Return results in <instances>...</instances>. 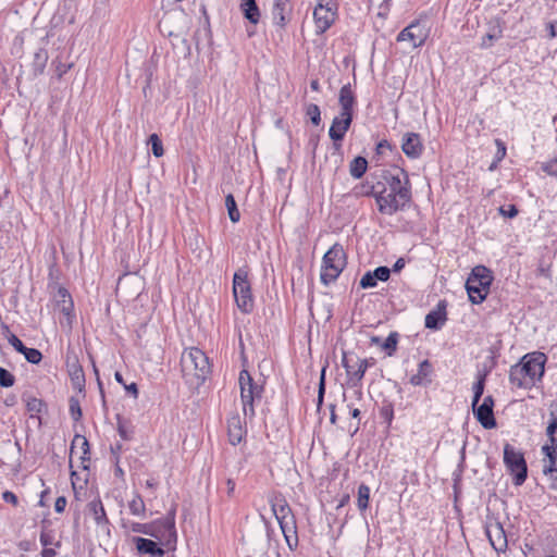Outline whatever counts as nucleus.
Returning a JSON list of instances; mask_svg holds the SVG:
<instances>
[{
	"mask_svg": "<svg viewBox=\"0 0 557 557\" xmlns=\"http://www.w3.org/2000/svg\"><path fill=\"white\" fill-rule=\"evenodd\" d=\"M380 177L382 187L376 197L377 211L393 215L405 210L412 200L411 183L404 169L383 170Z\"/></svg>",
	"mask_w": 557,
	"mask_h": 557,
	"instance_id": "f257e3e1",
	"label": "nucleus"
},
{
	"mask_svg": "<svg viewBox=\"0 0 557 557\" xmlns=\"http://www.w3.org/2000/svg\"><path fill=\"white\" fill-rule=\"evenodd\" d=\"M546 356L543 352L528 354L512 366L509 371V382L518 387L531 389L541 381L545 371Z\"/></svg>",
	"mask_w": 557,
	"mask_h": 557,
	"instance_id": "f03ea898",
	"label": "nucleus"
},
{
	"mask_svg": "<svg viewBox=\"0 0 557 557\" xmlns=\"http://www.w3.org/2000/svg\"><path fill=\"white\" fill-rule=\"evenodd\" d=\"M269 503L273 515L275 516L286 544L290 550L298 546L297 523L293 510L285 496L280 492H273L269 495Z\"/></svg>",
	"mask_w": 557,
	"mask_h": 557,
	"instance_id": "7ed1b4c3",
	"label": "nucleus"
},
{
	"mask_svg": "<svg viewBox=\"0 0 557 557\" xmlns=\"http://www.w3.org/2000/svg\"><path fill=\"white\" fill-rule=\"evenodd\" d=\"M181 368L186 382L196 386L202 384L211 373L208 357L197 347H190L183 351Z\"/></svg>",
	"mask_w": 557,
	"mask_h": 557,
	"instance_id": "20e7f679",
	"label": "nucleus"
},
{
	"mask_svg": "<svg viewBox=\"0 0 557 557\" xmlns=\"http://www.w3.org/2000/svg\"><path fill=\"white\" fill-rule=\"evenodd\" d=\"M238 384L243 412L245 417L252 419L256 414L255 403L262 399L264 386L263 384L256 382L246 369H243L239 372Z\"/></svg>",
	"mask_w": 557,
	"mask_h": 557,
	"instance_id": "39448f33",
	"label": "nucleus"
},
{
	"mask_svg": "<svg viewBox=\"0 0 557 557\" xmlns=\"http://www.w3.org/2000/svg\"><path fill=\"white\" fill-rule=\"evenodd\" d=\"M492 282L493 275L490 269L484 265L474 267L466 282L469 300L474 305L482 304L490 293Z\"/></svg>",
	"mask_w": 557,
	"mask_h": 557,
	"instance_id": "423d86ee",
	"label": "nucleus"
},
{
	"mask_svg": "<svg viewBox=\"0 0 557 557\" xmlns=\"http://www.w3.org/2000/svg\"><path fill=\"white\" fill-rule=\"evenodd\" d=\"M176 505H173L165 517L150 522L149 536L154 537L161 546L175 549L177 533L175 528Z\"/></svg>",
	"mask_w": 557,
	"mask_h": 557,
	"instance_id": "0eeeda50",
	"label": "nucleus"
},
{
	"mask_svg": "<svg viewBox=\"0 0 557 557\" xmlns=\"http://www.w3.org/2000/svg\"><path fill=\"white\" fill-rule=\"evenodd\" d=\"M347 263L346 252L341 244H334L323 256L321 282L325 285L334 282Z\"/></svg>",
	"mask_w": 557,
	"mask_h": 557,
	"instance_id": "6e6552de",
	"label": "nucleus"
},
{
	"mask_svg": "<svg viewBox=\"0 0 557 557\" xmlns=\"http://www.w3.org/2000/svg\"><path fill=\"white\" fill-rule=\"evenodd\" d=\"M233 296L237 308L243 313H250L253 310L255 301L251 292V284L248 278L247 268H239L233 276Z\"/></svg>",
	"mask_w": 557,
	"mask_h": 557,
	"instance_id": "1a4fd4ad",
	"label": "nucleus"
},
{
	"mask_svg": "<svg viewBox=\"0 0 557 557\" xmlns=\"http://www.w3.org/2000/svg\"><path fill=\"white\" fill-rule=\"evenodd\" d=\"M504 465L510 475H512V483L516 486H521L528 478V465L524 454L506 443L504 445Z\"/></svg>",
	"mask_w": 557,
	"mask_h": 557,
	"instance_id": "9d476101",
	"label": "nucleus"
},
{
	"mask_svg": "<svg viewBox=\"0 0 557 557\" xmlns=\"http://www.w3.org/2000/svg\"><path fill=\"white\" fill-rule=\"evenodd\" d=\"M374 364L373 359H361L354 352L343 351L342 366L346 370L348 383L356 387L359 386L367 369Z\"/></svg>",
	"mask_w": 557,
	"mask_h": 557,
	"instance_id": "9b49d317",
	"label": "nucleus"
},
{
	"mask_svg": "<svg viewBox=\"0 0 557 557\" xmlns=\"http://www.w3.org/2000/svg\"><path fill=\"white\" fill-rule=\"evenodd\" d=\"M429 33L425 22L416 20L400 30L396 39L397 41H410L413 48H419L425 44Z\"/></svg>",
	"mask_w": 557,
	"mask_h": 557,
	"instance_id": "f8f14e48",
	"label": "nucleus"
},
{
	"mask_svg": "<svg viewBox=\"0 0 557 557\" xmlns=\"http://www.w3.org/2000/svg\"><path fill=\"white\" fill-rule=\"evenodd\" d=\"M337 17V4L334 2L319 3L313 10L317 34L325 33Z\"/></svg>",
	"mask_w": 557,
	"mask_h": 557,
	"instance_id": "ddd939ff",
	"label": "nucleus"
},
{
	"mask_svg": "<svg viewBox=\"0 0 557 557\" xmlns=\"http://www.w3.org/2000/svg\"><path fill=\"white\" fill-rule=\"evenodd\" d=\"M485 534L491 546L497 553H505L508 547L507 535L503 524L496 519H488L485 523Z\"/></svg>",
	"mask_w": 557,
	"mask_h": 557,
	"instance_id": "4468645a",
	"label": "nucleus"
},
{
	"mask_svg": "<svg viewBox=\"0 0 557 557\" xmlns=\"http://www.w3.org/2000/svg\"><path fill=\"white\" fill-rule=\"evenodd\" d=\"M473 413L480 424L487 430L496 428V419L494 417V399L491 395L484 397L481 405H472Z\"/></svg>",
	"mask_w": 557,
	"mask_h": 557,
	"instance_id": "2eb2a0df",
	"label": "nucleus"
},
{
	"mask_svg": "<svg viewBox=\"0 0 557 557\" xmlns=\"http://www.w3.org/2000/svg\"><path fill=\"white\" fill-rule=\"evenodd\" d=\"M541 451L543 454V474L549 481V488L557 491V451L549 450L548 446H542Z\"/></svg>",
	"mask_w": 557,
	"mask_h": 557,
	"instance_id": "dca6fc26",
	"label": "nucleus"
},
{
	"mask_svg": "<svg viewBox=\"0 0 557 557\" xmlns=\"http://www.w3.org/2000/svg\"><path fill=\"white\" fill-rule=\"evenodd\" d=\"M54 301L58 309L64 314L66 324L71 327L74 318V302L71 294L65 287L59 286L54 295Z\"/></svg>",
	"mask_w": 557,
	"mask_h": 557,
	"instance_id": "f3484780",
	"label": "nucleus"
},
{
	"mask_svg": "<svg viewBox=\"0 0 557 557\" xmlns=\"http://www.w3.org/2000/svg\"><path fill=\"white\" fill-rule=\"evenodd\" d=\"M401 149L408 158L418 159L424 150L421 136L418 133H406L403 137Z\"/></svg>",
	"mask_w": 557,
	"mask_h": 557,
	"instance_id": "a211bd4d",
	"label": "nucleus"
},
{
	"mask_svg": "<svg viewBox=\"0 0 557 557\" xmlns=\"http://www.w3.org/2000/svg\"><path fill=\"white\" fill-rule=\"evenodd\" d=\"M338 103L341 107L339 114H342L343 116L354 117L356 96L349 83L342 86L338 95Z\"/></svg>",
	"mask_w": 557,
	"mask_h": 557,
	"instance_id": "6ab92c4d",
	"label": "nucleus"
},
{
	"mask_svg": "<svg viewBox=\"0 0 557 557\" xmlns=\"http://www.w3.org/2000/svg\"><path fill=\"white\" fill-rule=\"evenodd\" d=\"M247 433L246 426L243 423L238 413L232 414L227 419V435L232 445L239 444Z\"/></svg>",
	"mask_w": 557,
	"mask_h": 557,
	"instance_id": "aec40b11",
	"label": "nucleus"
},
{
	"mask_svg": "<svg viewBox=\"0 0 557 557\" xmlns=\"http://www.w3.org/2000/svg\"><path fill=\"white\" fill-rule=\"evenodd\" d=\"M352 119L351 116H343L342 114L335 116L329 129L330 138L333 141H342L351 125Z\"/></svg>",
	"mask_w": 557,
	"mask_h": 557,
	"instance_id": "412c9836",
	"label": "nucleus"
},
{
	"mask_svg": "<svg viewBox=\"0 0 557 557\" xmlns=\"http://www.w3.org/2000/svg\"><path fill=\"white\" fill-rule=\"evenodd\" d=\"M446 320V304L445 301H440L436 306V309L430 311L425 315L424 325L430 330H440Z\"/></svg>",
	"mask_w": 557,
	"mask_h": 557,
	"instance_id": "4be33fe9",
	"label": "nucleus"
},
{
	"mask_svg": "<svg viewBox=\"0 0 557 557\" xmlns=\"http://www.w3.org/2000/svg\"><path fill=\"white\" fill-rule=\"evenodd\" d=\"M433 366L425 359L419 363L418 372L413 374L409 383L413 386H426L432 382Z\"/></svg>",
	"mask_w": 557,
	"mask_h": 557,
	"instance_id": "5701e85b",
	"label": "nucleus"
},
{
	"mask_svg": "<svg viewBox=\"0 0 557 557\" xmlns=\"http://www.w3.org/2000/svg\"><path fill=\"white\" fill-rule=\"evenodd\" d=\"M382 187V178L376 182H371L367 180L358 185H356L352 189V194L355 197H373L376 200L379 197L380 188Z\"/></svg>",
	"mask_w": 557,
	"mask_h": 557,
	"instance_id": "b1692460",
	"label": "nucleus"
},
{
	"mask_svg": "<svg viewBox=\"0 0 557 557\" xmlns=\"http://www.w3.org/2000/svg\"><path fill=\"white\" fill-rule=\"evenodd\" d=\"M290 12V0H274L272 15L276 25L284 27L288 21L286 15Z\"/></svg>",
	"mask_w": 557,
	"mask_h": 557,
	"instance_id": "393cba45",
	"label": "nucleus"
},
{
	"mask_svg": "<svg viewBox=\"0 0 557 557\" xmlns=\"http://www.w3.org/2000/svg\"><path fill=\"white\" fill-rule=\"evenodd\" d=\"M134 542L139 554H149L150 557L164 555V549L152 540L134 537Z\"/></svg>",
	"mask_w": 557,
	"mask_h": 557,
	"instance_id": "a878e982",
	"label": "nucleus"
},
{
	"mask_svg": "<svg viewBox=\"0 0 557 557\" xmlns=\"http://www.w3.org/2000/svg\"><path fill=\"white\" fill-rule=\"evenodd\" d=\"M87 507L97 525L102 527L110 523L100 498L91 500Z\"/></svg>",
	"mask_w": 557,
	"mask_h": 557,
	"instance_id": "bb28decb",
	"label": "nucleus"
},
{
	"mask_svg": "<svg viewBox=\"0 0 557 557\" xmlns=\"http://www.w3.org/2000/svg\"><path fill=\"white\" fill-rule=\"evenodd\" d=\"M69 375L71 377L73 387L82 392L85 387V374L82 366L75 361L67 364Z\"/></svg>",
	"mask_w": 557,
	"mask_h": 557,
	"instance_id": "cd10ccee",
	"label": "nucleus"
},
{
	"mask_svg": "<svg viewBox=\"0 0 557 557\" xmlns=\"http://www.w3.org/2000/svg\"><path fill=\"white\" fill-rule=\"evenodd\" d=\"M23 400L26 404V410L29 412L30 418L37 419L40 423V413L46 409L44 400L33 396H23Z\"/></svg>",
	"mask_w": 557,
	"mask_h": 557,
	"instance_id": "c85d7f7f",
	"label": "nucleus"
},
{
	"mask_svg": "<svg viewBox=\"0 0 557 557\" xmlns=\"http://www.w3.org/2000/svg\"><path fill=\"white\" fill-rule=\"evenodd\" d=\"M48 59H49V54L45 48H39L34 53V59L32 62V72L35 77L44 74Z\"/></svg>",
	"mask_w": 557,
	"mask_h": 557,
	"instance_id": "c756f323",
	"label": "nucleus"
},
{
	"mask_svg": "<svg viewBox=\"0 0 557 557\" xmlns=\"http://www.w3.org/2000/svg\"><path fill=\"white\" fill-rule=\"evenodd\" d=\"M240 9L244 16L252 24H257L260 20V10L256 0H242Z\"/></svg>",
	"mask_w": 557,
	"mask_h": 557,
	"instance_id": "7c9ffc66",
	"label": "nucleus"
},
{
	"mask_svg": "<svg viewBox=\"0 0 557 557\" xmlns=\"http://www.w3.org/2000/svg\"><path fill=\"white\" fill-rule=\"evenodd\" d=\"M76 445H81V448H82L81 460H82L83 468L88 469V466L86 465V462L90 461V457H89L90 449H89V443H88L87 438L84 435L76 434L72 441L71 454H73Z\"/></svg>",
	"mask_w": 557,
	"mask_h": 557,
	"instance_id": "2f4dec72",
	"label": "nucleus"
},
{
	"mask_svg": "<svg viewBox=\"0 0 557 557\" xmlns=\"http://www.w3.org/2000/svg\"><path fill=\"white\" fill-rule=\"evenodd\" d=\"M503 36V28L498 22L491 25L488 32L482 38L481 48L487 49L493 46V42Z\"/></svg>",
	"mask_w": 557,
	"mask_h": 557,
	"instance_id": "473e14b6",
	"label": "nucleus"
},
{
	"mask_svg": "<svg viewBox=\"0 0 557 557\" xmlns=\"http://www.w3.org/2000/svg\"><path fill=\"white\" fill-rule=\"evenodd\" d=\"M368 169V161L363 157H356L350 163H349V173L350 175L359 180L361 178Z\"/></svg>",
	"mask_w": 557,
	"mask_h": 557,
	"instance_id": "72a5a7b5",
	"label": "nucleus"
},
{
	"mask_svg": "<svg viewBox=\"0 0 557 557\" xmlns=\"http://www.w3.org/2000/svg\"><path fill=\"white\" fill-rule=\"evenodd\" d=\"M370 487L361 483L358 487L357 507L360 512H363L369 507Z\"/></svg>",
	"mask_w": 557,
	"mask_h": 557,
	"instance_id": "f704fd0d",
	"label": "nucleus"
},
{
	"mask_svg": "<svg viewBox=\"0 0 557 557\" xmlns=\"http://www.w3.org/2000/svg\"><path fill=\"white\" fill-rule=\"evenodd\" d=\"M225 207L227 209L228 218L232 222L236 223L240 219V213L237 208L235 198L232 194L226 195L225 197Z\"/></svg>",
	"mask_w": 557,
	"mask_h": 557,
	"instance_id": "c9c22d12",
	"label": "nucleus"
},
{
	"mask_svg": "<svg viewBox=\"0 0 557 557\" xmlns=\"http://www.w3.org/2000/svg\"><path fill=\"white\" fill-rule=\"evenodd\" d=\"M128 508L132 515L145 517L146 505L139 494H136L134 498L128 503Z\"/></svg>",
	"mask_w": 557,
	"mask_h": 557,
	"instance_id": "e433bc0d",
	"label": "nucleus"
},
{
	"mask_svg": "<svg viewBox=\"0 0 557 557\" xmlns=\"http://www.w3.org/2000/svg\"><path fill=\"white\" fill-rule=\"evenodd\" d=\"M398 343V333L397 332H391L389 335L386 337L384 343L382 344V348L386 351L388 356H393L396 351Z\"/></svg>",
	"mask_w": 557,
	"mask_h": 557,
	"instance_id": "4c0bfd02",
	"label": "nucleus"
},
{
	"mask_svg": "<svg viewBox=\"0 0 557 557\" xmlns=\"http://www.w3.org/2000/svg\"><path fill=\"white\" fill-rule=\"evenodd\" d=\"M69 411H70V414H71L72 419L74 420V422H78L82 419L83 412H82V408H81L78 398H76L74 396L70 397Z\"/></svg>",
	"mask_w": 557,
	"mask_h": 557,
	"instance_id": "58836bf2",
	"label": "nucleus"
},
{
	"mask_svg": "<svg viewBox=\"0 0 557 557\" xmlns=\"http://www.w3.org/2000/svg\"><path fill=\"white\" fill-rule=\"evenodd\" d=\"M149 144L151 145V151L154 157L160 158L164 154L162 141L157 134L149 136Z\"/></svg>",
	"mask_w": 557,
	"mask_h": 557,
	"instance_id": "ea45409f",
	"label": "nucleus"
},
{
	"mask_svg": "<svg viewBox=\"0 0 557 557\" xmlns=\"http://www.w3.org/2000/svg\"><path fill=\"white\" fill-rule=\"evenodd\" d=\"M117 433L123 441H131L133 438V429L122 419L117 420Z\"/></svg>",
	"mask_w": 557,
	"mask_h": 557,
	"instance_id": "a19ab883",
	"label": "nucleus"
},
{
	"mask_svg": "<svg viewBox=\"0 0 557 557\" xmlns=\"http://www.w3.org/2000/svg\"><path fill=\"white\" fill-rule=\"evenodd\" d=\"M22 355H24L25 359L33 364H38L42 359V354L37 348L25 347Z\"/></svg>",
	"mask_w": 557,
	"mask_h": 557,
	"instance_id": "79ce46f5",
	"label": "nucleus"
},
{
	"mask_svg": "<svg viewBox=\"0 0 557 557\" xmlns=\"http://www.w3.org/2000/svg\"><path fill=\"white\" fill-rule=\"evenodd\" d=\"M306 114L311 120L312 124L318 126L321 123V111L319 106L310 103L306 108Z\"/></svg>",
	"mask_w": 557,
	"mask_h": 557,
	"instance_id": "37998d69",
	"label": "nucleus"
},
{
	"mask_svg": "<svg viewBox=\"0 0 557 557\" xmlns=\"http://www.w3.org/2000/svg\"><path fill=\"white\" fill-rule=\"evenodd\" d=\"M485 377L481 375L473 385V399L472 405L476 406L484 392Z\"/></svg>",
	"mask_w": 557,
	"mask_h": 557,
	"instance_id": "c03bdc74",
	"label": "nucleus"
},
{
	"mask_svg": "<svg viewBox=\"0 0 557 557\" xmlns=\"http://www.w3.org/2000/svg\"><path fill=\"white\" fill-rule=\"evenodd\" d=\"M15 383V376L7 369L0 367V387H11Z\"/></svg>",
	"mask_w": 557,
	"mask_h": 557,
	"instance_id": "a18cd8bd",
	"label": "nucleus"
},
{
	"mask_svg": "<svg viewBox=\"0 0 557 557\" xmlns=\"http://www.w3.org/2000/svg\"><path fill=\"white\" fill-rule=\"evenodd\" d=\"M374 278L377 281L386 282L391 276V269L387 267H377L375 270L371 271Z\"/></svg>",
	"mask_w": 557,
	"mask_h": 557,
	"instance_id": "49530a36",
	"label": "nucleus"
},
{
	"mask_svg": "<svg viewBox=\"0 0 557 557\" xmlns=\"http://www.w3.org/2000/svg\"><path fill=\"white\" fill-rule=\"evenodd\" d=\"M380 416L389 425L394 419V408L392 404H387L381 407Z\"/></svg>",
	"mask_w": 557,
	"mask_h": 557,
	"instance_id": "de8ad7c7",
	"label": "nucleus"
},
{
	"mask_svg": "<svg viewBox=\"0 0 557 557\" xmlns=\"http://www.w3.org/2000/svg\"><path fill=\"white\" fill-rule=\"evenodd\" d=\"M542 171L550 176H557V158L542 163Z\"/></svg>",
	"mask_w": 557,
	"mask_h": 557,
	"instance_id": "09e8293b",
	"label": "nucleus"
},
{
	"mask_svg": "<svg viewBox=\"0 0 557 557\" xmlns=\"http://www.w3.org/2000/svg\"><path fill=\"white\" fill-rule=\"evenodd\" d=\"M360 287L362 288H372V287H375L377 282L376 280L374 278L373 274L371 271H368L367 273H364V275L361 277L360 280Z\"/></svg>",
	"mask_w": 557,
	"mask_h": 557,
	"instance_id": "8fccbe9b",
	"label": "nucleus"
},
{
	"mask_svg": "<svg viewBox=\"0 0 557 557\" xmlns=\"http://www.w3.org/2000/svg\"><path fill=\"white\" fill-rule=\"evenodd\" d=\"M325 367L321 371L320 382H319V391H318V406L323 403V397L325 393Z\"/></svg>",
	"mask_w": 557,
	"mask_h": 557,
	"instance_id": "3c124183",
	"label": "nucleus"
},
{
	"mask_svg": "<svg viewBox=\"0 0 557 557\" xmlns=\"http://www.w3.org/2000/svg\"><path fill=\"white\" fill-rule=\"evenodd\" d=\"M495 144L497 147V151L495 153V159H496V162H500L506 157L507 147H506L505 143L500 139H495Z\"/></svg>",
	"mask_w": 557,
	"mask_h": 557,
	"instance_id": "603ef678",
	"label": "nucleus"
},
{
	"mask_svg": "<svg viewBox=\"0 0 557 557\" xmlns=\"http://www.w3.org/2000/svg\"><path fill=\"white\" fill-rule=\"evenodd\" d=\"M150 522L148 523H139V522H133L131 524V530L135 533H141L148 535L150 532Z\"/></svg>",
	"mask_w": 557,
	"mask_h": 557,
	"instance_id": "864d4df0",
	"label": "nucleus"
},
{
	"mask_svg": "<svg viewBox=\"0 0 557 557\" xmlns=\"http://www.w3.org/2000/svg\"><path fill=\"white\" fill-rule=\"evenodd\" d=\"M518 209L515 205H508L507 207H500L499 208V213L505 216V218H509V219H512L515 216L518 215Z\"/></svg>",
	"mask_w": 557,
	"mask_h": 557,
	"instance_id": "5fc2aeb1",
	"label": "nucleus"
},
{
	"mask_svg": "<svg viewBox=\"0 0 557 557\" xmlns=\"http://www.w3.org/2000/svg\"><path fill=\"white\" fill-rule=\"evenodd\" d=\"M549 423L546 428V435H555L557 432V413L554 411H550L549 413Z\"/></svg>",
	"mask_w": 557,
	"mask_h": 557,
	"instance_id": "6e6d98bb",
	"label": "nucleus"
},
{
	"mask_svg": "<svg viewBox=\"0 0 557 557\" xmlns=\"http://www.w3.org/2000/svg\"><path fill=\"white\" fill-rule=\"evenodd\" d=\"M8 341L9 343L14 347V349L22 354L23 350L25 349V345L23 344V342L14 334H11L9 337H8Z\"/></svg>",
	"mask_w": 557,
	"mask_h": 557,
	"instance_id": "4d7b16f0",
	"label": "nucleus"
},
{
	"mask_svg": "<svg viewBox=\"0 0 557 557\" xmlns=\"http://www.w3.org/2000/svg\"><path fill=\"white\" fill-rule=\"evenodd\" d=\"M2 499L5 502V503H9V504H12L13 506H17L18 505V498L17 496L11 492V491H4L2 493Z\"/></svg>",
	"mask_w": 557,
	"mask_h": 557,
	"instance_id": "13d9d810",
	"label": "nucleus"
},
{
	"mask_svg": "<svg viewBox=\"0 0 557 557\" xmlns=\"http://www.w3.org/2000/svg\"><path fill=\"white\" fill-rule=\"evenodd\" d=\"M386 150H392V145L386 139L380 140L376 144V148H375L376 153L377 154H383V153H385Z\"/></svg>",
	"mask_w": 557,
	"mask_h": 557,
	"instance_id": "bf43d9fd",
	"label": "nucleus"
},
{
	"mask_svg": "<svg viewBox=\"0 0 557 557\" xmlns=\"http://www.w3.org/2000/svg\"><path fill=\"white\" fill-rule=\"evenodd\" d=\"M66 504H67L66 498L64 496H59L54 503V510L58 513H62L65 510Z\"/></svg>",
	"mask_w": 557,
	"mask_h": 557,
	"instance_id": "052dcab7",
	"label": "nucleus"
},
{
	"mask_svg": "<svg viewBox=\"0 0 557 557\" xmlns=\"http://www.w3.org/2000/svg\"><path fill=\"white\" fill-rule=\"evenodd\" d=\"M124 388L126 392L131 393L134 398L138 397V387L136 383L124 384Z\"/></svg>",
	"mask_w": 557,
	"mask_h": 557,
	"instance_id": "680f3d73",
	"label": "nucleus"
},
{
	"mask_svg": "<svg viewBox=\"0 0 557 557\" xmlns=\"http://www.w3.org/2000/svg\"><path fill=\"white\" fill-rule=\"evenodd\" d=\"M544 446H548L549 450L557 451V437L555 435H547V442Z\"/></svg>",
	"mask_w": 557,
	"mask_h": 557,
	"instance_id": "e2e57ef3",
	"label": "nucleus"
},
{
	"mask_svg": "<svg viewBox=\"0 0 557 557\" xmlns=\"http://www.w3.org/2000/svg\"><path fill=\"white\" fill-rule=\"evenodd\" d=\"M40 543L44 547H47L48 545L52 544V537L50 534L46 532H41L40 534Z\"/></svg>",
	"mask_w": 557,
	"mask_h": 557,
	"instance_id": "0e129e2a",
	"label": "nucleus"
},
{
	"mask_svg": "<svg viewBox=\"0 0 557 557\" xmlns=\"http://www.w3.org/2000/svg\"><path fill=\"white\" fill-rule=\"evenodd\" d=\"M547 30L549 38H554L557 35V22H549L547 24Z\"/></svg>",
	"mask_w": 557,
	"mask_h": 557,
	"instance_id": "69168bd1",
	"label": "nucleus"
},
{
	"mask_svg": "<svg viewBox=\"0 0 557 557\" xmlns=\"http://www.w3.org/2000/svg\"><path fill=\"white\" fill-rule=\"evenodd\" d=\"M226 486H227V495L228 497H233L234 495V492H235V482L233 479H227L226 480Z\"/></svg>",
	"mask_w": 557,
	"mask_h": 557,
	"instance_id": "338daca9",
	"label": "nucleus"
},
{
	"mask_svg": "<svg viewBox=\"0 0 557 557\" xmlns=\"http://www.w3.org/2000/svg\"><path fill=\"white\" fill-rule=\"evenodd\" d=\"M71 67V65H65V64H62L60 63L58 66H57V74H58V77L61 78L66 72L67 70Z\"/></svg>",
	"mask_w": 557,
	"mask_h": 557,
	"instance_id": "774afa93",
	"label": "nucleus"
}]
</instances>
